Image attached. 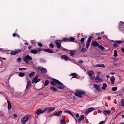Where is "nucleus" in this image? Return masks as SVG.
<instances>
[{"label":"nucleus","instance_id":"1","mask_svg":"<svg viewBox=\"0 0 124 124\" xmlns=\"http://www.w3.org/2000/svg\"><path fill=\"white\" fill-rule=\"evenodd\" d=\"M50 83L52 86H57V89L59 90H63L64 89V85L59 80L53 78L51 80Z\"/></svg>","mask_w":124,"mask_h":124},{"label":"nucleus","instance_id":"2","mask_svg":"<svg viewBox=\"0 0 124 124\" xmlns=\"http://www.w3.org/2000/svg\"><path fill=\"white\" fill-rule=\"evenodd\" d=\"M85 94H86L85 92H83L82 90L78 89L76 90V93H75L76 96H78V97H82V95H84Z\"/></svg>","mask_w":124,"mask_h":124},{"label":"nucleus","instance_id":"3","mask_svg":"<svg viewBox=\"0 0 124 124\" xmlns=\"http://www.w3.org/2000/svg\"><path fill=\"white\" fill-rule=\"evenodd\" d=\"M31 115H26L21 119V123L22 124H26V123L30 121L31 119Z\"/></svg>","mask_w":124,"mask_h":124},{"label":"nucleus","instance_id":"4","mask_svg":"<svg viewBox=\"0 0 124 124\" xmlns=\"http://www.w3.org/2000/svg\"><path fill=\"white\" fill-rule=\"evenodd\" d=\"M32 60V58L31 56L29 55H27L24 58L23 61L24 62L27 63V64H30V61H31Z\"/></svg>","mask_w":124,"mask_h":124},{"label":"nucleus","instance_id":"5","mask_svg":"<svg viewBox=\"0 0 124 124\" xmlns=\"http://www.w3.org/2000/svg\"><path fill=\"white\" fill-rule=\"evenodd\" d=\"M93 35L90 36L87 39L86 42V47L87 49H89V47H90V45H91V42H92V39H93Z\"/></svg>","mask_w":124,"mask_h":124},{"label":"nucleus","instance_id":"6","mask_svg":"<svg viewBox=\"0 0 124 124\" xmlns=\"http://www.w3.org/2000/svg\"><path fill=\"white\" fill-rule=\"evenodd\" d=\"M114 43L113 44L114 48H117L119 46V45L118 44H122V43L124 42L123 41H113Z\"/></svg>","mask_w":124,"mask_h":124},{"label":"nucleus","instance_id":"7","mask_svg":"<svg viewBox=\"0 0 124 124\" xmlns=\"http://www.w3.org/2000/svg\"><path fill=\"white\" fill-rule=\"evenodd\" d=\"M94 80H96V83H100V82H102V79H101V78H100V76L98 75L96 76Z\"/></svg>","mask_w":124,"mask_h":124},{"label":"nucleus","instance_id":"8","mask_svg":"<svg viewBox=\"0 0 124 124\" xmlns=\"http://www.w3.org/2000/svg\"><path fill=\"white\" fill-rule=\"evenodd\" d=\"M55 110V107H52L49 108H46L44 109L45 112H46V113H51L52 111H54Z\"/></svg>","mask_w":124,"mask_h":124},{"label":"nucleus","instance_id":"9","mask_svg":"<svg viewBox=\"0 0 124 124\" xmlns=\"http://www.w3.org/2000/svg\"><path fill=\"white\" fill-rule=\"evenodd\" d=\"M119 30L121 31H124V23L121 21L119 24Z\"/></svg>","mask_w":124,"mask_h":124},{"label":"nucleus","instance_id":"10","mask_svg":"<svg viewBox=\"0 0 124 124\" xmlns=\"http://www.w3.org/2000/svg\"><path fill=\"white\" fill-rule=\"evenodd\" d=\"M22 52L21 49H17L15 51H12L10 52L11 55H17V54H19V53H21Z\"/></svg>","mask_w":124,"mask_h":124},{"label":"nucleus","instance_id":"11","mask_svg":"<svg viewBox=\"0 0 124 124\" xmlns=\"http://www.w3.org/2000/svg\"><path fill=\"white\" fill-rule=\"evenodd\" d=\"M70 76H73L72 78H71V79H73V78H76L77 79H79V77H80L79 75H78L76 73H71L70 75Z\"/></svg>","mask_w":124,"mask_h":124},{"label":"nucleus","instance_id":"12","mask_svg":"<svg viewBox=\"0 0 124 124\" xmlns=\"http://www.w3.org/2000/svg\"><path fill=\"white\" fill-rule=\"evenodd\" d=\"M94 110V108L93 107L88 108L85 112V115H88L89 113H91V112H92V111H93Z\"/></svg>","mask_w":124,"mask_h":124},{"label":"nucleus","instance_id":"13","mask_svg":"<svg viewBox=\"0 0 124 124\" xmlns=\"http://www.w3.org/2000/svg\"><path fill=\"white\" fill-rule=\"evenodd\" d=\"M42 51H44V52H46V53H49V54H53L54 53V51L50 48L42 49Z\"/></svg>","mask_w":124,"mask_h":124},{"label":"nucleus","instance_id":"14","mask_svg":"<svg viewBox=\"0 0 124 124\" xmlns=\"http://www.w3.org/2000/svg\"><path fill=\"white\" fill-rule=\"evenodd\" d=\"M62 110L57 111L54 113V116H57V117H62Z\"/></svg>","mask_w":124,"mask_h":124},{"label":"nucleus","instance_id":"15","mask_svg":"<svg viewBox=\"0 0 124 124\" xmlns=\"http://www.w3.org/2000/svg\"><path fill=\"white\" fill-rule=\"evenodd\" d=\"M45 110H42L41 109H38L36 112V115H40V114H43V113H45Z\"/></svg>","mask_w":124,"mask_h":124},{"label":"nucleus","instance_id":"16","mask_svg":"<svg viewBox=\"0 0 124 124\" xmlns=\"http://www.w3.org/2000/svg\"><path fill=\"white\" fill-rule=\"evenodd\" d=\"M60 41H61L56 40L55 41V43H56L57 47L58 49H61V47L62 46V43H60Z\"/></svg>","mask_w":124,"mask_h":124},{"label":"nucleus","instance_id":"17","mask_svg":"<svg viewBox=\"0 0 124 124\" xmlns=\"http://www.w3.org/2000/svg\"><path fill=\"white\" fill-rule=\"evenodd\" d=\"M38 68L42 73H47V69H46V68L42 67H38Z\"/></svg>","mask_w":124,"mask_h":124},{"label":"nucleus","instance_id":"18","mask_svg":"<svg viewBox=\"0 0 124 124\" xmlns=\"http://www.w3.org/2000/svg\"><path fill=\"white\" fill-rule=\"evenodd\" d=\"M63 112H64V113H67V114H69V115L72 116V117H73V118H74V114H73V113H72V112H71V111L68 109L67 110L63 111Z\"/></svg>","mask_w":124,"mask_h":124},{"label":"nucleus","instance_id":"19","mask_svg":"<svg viewBox=\"0 0 124 124\" xmlns=\"http://www.w3.org/2000/svg\"><path fill=\"white\" fill-rule=\"evenodd\" d=\"M31 80H28L26 88V90L31 88Z\"/></svg>","mask_w":124,"mask_h":124},{"label":"nucleus","instance_id":"20","mask_svg":"<svg viewBox=\"0 0 124 124\" xmlns=\"http://www.w3.org/2000/svg\"><path fill=\"white\" fill-rule=\"evenodd\" d=\"M92 45L93 47H97L99 45V43H97L96 41H92Z\"/></svg>","mask_w":124,"mask_h":124},{"label":"nucleus","instance_id":"21","mask_svg":"<svg viewBox=\"0 0 124 124\" xmlns=\"http://www.w3.org/2000/svg\"><path fill=\"white\" fill-rule=\"evenodd\" d=\"M95 67H103V68H105V65L104 64H97L95 65Z\"/></svg>","mask_w":124,"mask_h":124},{"label":"nucleus","instance_id":"22","mask_svg":"<svg viewBox=\"0 0 124 124\" xmlns=\"http://www.w3.org/2000/svg\"><path fill=\"white\" fill-rule=\"evenodd\" d=\"M38 78V76H36L34 78H33L32 79V81H31L32 84H34V83L36 82V80H37Z\"/></svg>","mask_w":124,"mask_h":124},{"label":"nucleus","instance_id":"23","mask_svg":"<svg viewBox=\"0 0 124 124\" xmlns=\"http://www.w3.org/2000/svg\"><path fill=\"white\" fill-rule=\"evenodd\" d=\"M85 119V116L84 115H81L79 117V119H78V122L81 123L82 121Z\"/></svg>","mask_w":124,"mask_h":124},{"label":"nucleus","instance_id":"24","mask_svg":"<svg viewBox=\"0 0 124 124\" xmlns=\"http://www.w3.org/2000/svg\"><path fill=\"white\" fill-rule=\"evenodd\" d=\"M93 87H94V88H95L96 91H97L98 92H99V91H100V88H99V85H98L97 84H94Z\"/></svg>","mask_w":124,"mask_h":124},{"label":"nucleus","instance_id":"25","mask_svg":"<svg viewBox=\"0 0 124 124\" xmlns=\"http://www.w3.org/2000/svg\"><path fill=\"white\" fill-rule=\"evenodd\" d=\"M34 74L35 73L34 72H31V73L29 74V78H32L34 76Z\"/></svg>","mask_w":124,"mask_h":124},{"label":"nucleus","instance_id":"26","mask_svg":"<svg viewBox=\"0 0 124 124\" xmlns=\"http://www.w3.org/2000/svg\"><path fill=\"white\" fill-rule=\"evenodd\" d=\"M61 59L62 60H64L65 61H68V57L66 55H62L61 56Z\"/></svg>","mask_w":124,"mask_h":124},{"label":"nucleus","instance_id":"27","mask_svg":"<svg viewBox=\"0 0 124 124\" xmlns=\"http://www.w3.org/2000/svg\"><path fill=\"white\" fill-rule=\"evenodd\" d=\"M103 111L104 115H106V114H107V115H110V114H111V110H104Z\"/></svg>","mask_w":124,"mask_h":124},{"label":"nucleus","instance_id":"28","mask_svg":"<svg viewBox=\"0 0 124 124\" xmlns=\"http://www.w3.org/2000/svg\"><path fill=\"white\" fill-rule=\"evenodd\" d=\"M87 73L89 76H90V77H92V76H93V74H94V72H93V71H90L89 72H87Z\"/></svg>","mask_w":124,"mask_h":124},{"label":"nucleus","instance_id":"29","mask_svg":"<svg viewBox=\"0 0 124 124\" xmlns=\"http://www.w3.org/2000/svg\"><path fill=\"white\" fill-rule=\"evenodd\" d=\"M115 77H112L111 78H110V83L111 84H114L115 83Z\"/></svg>","mask_w":124,"mask_h":124},{"label":"nucleus","instance_id":"30","mask_svg":"<svg viewBox=\"0 0 124 124\" xmlns=\"http://www.w3.org/2000/svg\"><path fill=\"white\" fill-rule=\"evenodd\" d=\"M7 102L8 103V110L11 109L12 107H11V103H10V102L9 100L7 101Z\"/></svg>","mask_w":124,"mask_h":124},{"label":"nucleus","instance_id":"31","mask_svg":"<svg viewBox=\"0 0 124 124\" xmlns=\"http://www.w3.org/2000/svg\"><path fill=\"white\" fill-rule=\"evenodd\" d=\"M70 51V56H71V57H73L74 56V54L75 53V50H68Z\"/></svg>","mask_w":124,"mask_h":124},{"label":"nucleus","instance_id":"32","mask_svg":"<svg viewBox=\"0 0 124 124\" xmlns=\"http://www.w3.org/2000/svg\"><path fill=\"white\" fill-rule=\"evenodd\" d=\"M50 90H51V91H52V92H57V88L54 87L53 86H50Z\"/></svg>","mask_w":124,"mask_h":124},{"label":"nucleus","instance_id":"33","mask_svg":"<svg viewBox=\"0 0 124 124\" xmlns=\"http://www.w3.org/2000/svg\"><path fill=\"white\" fill-rule=\"evenodd\" d=\"M106 88H107V84H106V83H104L102 87V90H106Z\"/></svg>","mask_w":124,"mask_h":124},{"label":"nucleus","instance_id":"34","mask_svg":"<svg viewBox=\"0 0 124 124\" xmlns=\"http://www.w3.org/2000/svg\"><path fill=\"white\" fill-rule=\"evenodd\" d=\"M63 42H69V38H64L62 39Z\"/></svg>","mask_w":124,"mask_h":124},{"label":"nucleus","instance_id":"35","mask_svg":"<svg viewBox=\"0 0 124 124\" xmlns=\"http://www.w3.org/2000/svg\"><path fill=\"white\" fill-rule=\"evenodd\" d=\"M84 41H85V38H82L80 39V42H81V44L82 45H84V46H85V43H84Z\"/></svg>","mask_w":124,"mask_h":124},{"label":"nucleus","instance_id":"36","mask_svg":"<svg viewBox=\"0 0 124 124\" xmlns=\"http://www.w3.org/2000/svg\"><path fill=\"white\" fill-rule=\"evenodd\" d=\"M31 54H37V50L36 49H33L31 51Z\"/></svg>","mask_w":124,"mask_h":124},{"label":"nucleus","instance_id":"37","mask_svg":"<svg viewBox=\"0 0 124 124\" xmlns=\"http://www.w3.org/2000/svg\"><path fill=\"white\" fill-rule=\"evenodd\" d=\"M25 75H26V74L22 72H20L18 74V76H19V77H24Z\"/></svg>","mask_w":124,"mask_h":124},{"label":"nucleus","instance_id":"38","mask_svg":"<svg viewBox=\"0 0 124 124\" xmlns=\"http://www.w3.org/2000/svg\"><path fill=\"white\" fill-rule=\"evenodd\" d=\"M69 42H72L75 41V38L74 37H71L69 38Z\"/></svg>","mask_w":124,"mask_h":124},{"label":"nucleus","instance_id":"39","mask_svg":"<svg viewBox=\"0 0 124 124\" xmlns=\"http://www.w3.org/2000/svg\"><path fill=\"white\" fill-rule=\"evenodd\" d=\"M60 123L61 124H66V122H65V119H62L60 121Z\"/></svg>","mask_w":124,"mask_h":124},{"label":"nucleus","instance_id":"40","mask_svg":"<svg viewBox=\"0 0 124 124\" xmlns=\"http://www.w3.org/2000/svg\"><path fill=\"white\" fill-rule=\"evenodd\" d=\"M44 85H45V87H47V86L49 85V80H46Z\"/></svg>","mask_w":124,"mask_h":124},{"label":"nucleus","instance_id":"41","mask_svg":"<svg viewBox=\"0 0 124 124\" xmlns=\"http://www.w3.org/2000/svg\"><path fill=\"white\" fill-rule=\"evenodd\" d=\"M121 107H124V99H121Z\"/></svg>","mask_w":124,"mask_h":124},{"label":"nucleus","instance_id":"42","mask_svg":"<svg viewBox=\"0 0 124 124\" xmlns=\"http://www.w3.org/2000/svg\"><path fill=\"white\" fill-rule=\"evenodd\" d=\"M98 47L99 49H100V50H103V49H105L104 47H103V46L101 45H99V46H98Z\"/></svg>","mask_w":124,"mask_h":124},{"label":"nucleus","instance_id":"43","mask_svg":"<svg viewBox=\"0 0 124 124\" xmlns=\"http://www.w3.org/2000/svg\"><path fill=\"white\" fill-rule=\"evenodd\" d=\"M18 70H20V71H23L24 70H27V68H19Z\"/></svg>","mask_w":124,"mask_h":124},{"label":"nucleus","instance_id":"44","mask_svg":"<svg viewBox=\"0 0 124 124\" xmlns=\"http://www.w3.org/2000/svg\"><path fill=\"white\" fill-rule=\"evenodd\" d=\"M31 45H35V41L33 40L31 41Z\"/></svg>","mask_w":124,"mask_h":124},{"label":"nucleus","instance_id":"45","mask_svg":"<svg viewBox=\"0 0 124 124\" xmlns=\"http://www.w3.org/2000/svg\"><path fill=\"white\" fill-rule=\"evenodd\" d=\"M117 56H118V53H117V50H115L114 53V57H117Z\"/></svg>","mask_w":124,"mask_h":124},{"label":"nucleus","instance_id":"46","mask_svg":"<svg viewBox=\"0 0 124 124\" xmlns=\"http://www.w3.org/2000/svg\"><path fill=\"white\" fill-rule=\"evenodd\" d=\"M49 48H54V45L52 43H50L49 45Z\"/></svg>","mask_w":124,"mask_h":124},{"label":"nucleus","instance_id":"47","mask_svg":"<svg viewBox=\"0 0 124 124\" xmlns=\"http://www.w3.org/2000/svg\"><path fill=\"white\" fill-rule=\"evenodd\" d=\"M87 51V49H86L85 48L82 47L81 49V52H83V53H85Z\"/></svg>","mask_w":124,"mask_h":124},{"label":"nucleus","instance_id":"48","mask_svg":"<svg viewBox=\"0 0 124 124\" xmlns=\"http://www.w3.org/2000/svg\"><path fill=\"white\" fill-rule=\"evenodd\" d=\"M112 90L113 92H116L117 90H118V88L117 87H112Z\"/></svg>","mask_w":124,"mask_h":124},{"label":"nucleus","instance_id":"49","mask_svg":"<svg viewBox=\"0 0 124 124\" xmlns=\"http://www.w3.org/2000/svg\"><path fill=\"white\" fill-rule=\"evenodd\" d=\"M17 61L18 62H21V61H22V58L21 57H19L17 59Z\"/></svg>","mask_w":124,"mask_h":124},{"label":"nucleus","instance_id":"50","mask_svg":"<svg viewBox=\"0 0 124 124\" xmlns=\"http://www.w3.org/2000/svg\"><path fill=\"white\" fill-rule=\"evenodd\" d=\"M62 51H64V52H67L68 51H69L68 49H66L62 47Z\"/></svg>","mask_w":124,"mask_h":124},{"label":"nucleus","instance_id":"51","mask_svg":"<svg viewBox=\"0 0 124 124\" xmlns=\"http://www.w3.org/2000/svg\"><path fill=\"white\" fill-rule=\"evenodd\" d=\"M38 46H39V47H42L43 46V45L41 43H38Z\"/></svg>","mask_w":124,"mask_h":124},{"label":"nucleus","instance_id":"52","mask_svg":"<svg viewBox=\"0 0 124 124\" xmlns=\"http://www.w3.org/2000/svg\"><path fill=\"white\" fill-rule=\"evenodd\" d=\"M40 81V78H37V80L35 81V84H36V83H38Z\"/></svg>","mask_w":124,"mask_h":124},{"label":"nucleus","instance_id":"53","mask_svg":"<svg viewBox=\"0 0 124 124\" xmlns=\"http://www.w3.org/2000/svg\"><path fill=\"white\" fill-rule=\"evenodd\" d=\"M78 62L79 63H83L84 62V61H83V60H79Z\"/></svg>","mask_w":124,"mask_h":124},{"label":"nucleus","instance_id":"54","mask_svg":"<svg viewBox=\"0 0 124 124\" xmlns=\"http://www.w3.org/2000/svg\"><path fill=\"white\" fill-rule=\"evenodd\" d=\"M101 74V72L100 71H97V75H100V74Z\"/></svg>","mask_w":124,"mask_h":124},{"label":"nucleus","instance_id":"55","mask_svg":"<svg viewBox=\"0 0 124 124\" xmlns=\"http://www.w3.org/2000/svg\"><path fill=\"white\" fill-rule=\"evenodd\" d=\"M99 124H104V122H103V121H101V122H100V123H99Z\"/></svg>","mask_w":124,"mask_h":124},{"label":"nucleus","instance_id":"56","mask_svg":"<svg viewBox=\"0 0 124 124\" xmlns=\"http://www.w3.org/2000/svg\"><path fill=\"white\" fill-rule=\"evenodd\" d=\"M79 114L78 113H77L76 114V117H77V118H78V117H79Z\"/></svg>","mask_w":124,"mask_h":124},{"label":"nucleus","instance_id":"57","mask_svg":"<svg viewBox=\"0 0 124 124\" xmlns=\"http://www.w3.org/2000/svg\"><path fill=\"white\" fill-rule=\"evenodd\" d=\"M13 36L14 37H15L16 36V33H14L13 34Z\"/></svg>","mask_w":124,"mask_h":124},{"label":"nucleus","instance_id":"58","mask_svg":"<svg viewBox=\"0 0 124 124\" xmlns=\"http://www.w3.org/2000/svg\"><path fill=\"white\" fill-rule=\"evenodd\" d=\"M14 118H17V114H14Z\"/></svg>","mask_w":124,"mask_h":124},{"label":"nucleus","instance_id":"59","mask_svg":"<svg viewBox=\"0 0 124 124\" xmlns=\"http://www.w3.org/2000/svg\"><path fill=\"white\" fill-rule=\"evenodd\" d=\"M121 51H122V52H123V53H124V48H122Z\"/></svg>","mask_w":124,"mask_h":124},{"label":"nucleus","instance_id":"60","mask_svg":"<svg viewBox=\"0 0 124 124\" xmlns=\"http://www.w3.org/2000/svg\"><path fill=\"white\" fill-rule=\"evenodd\" d=\"M32 48V46H28V49H31Z\"/></svg>","mask_w":124,"mask_h":124},{"label":"nucleus","instance_id":"61","mask_svg":"<svg viewBox=\"0 0 124 124\" xmlns=\"http://www.w3.org/2000/svg\"><path fill=\"white\" fill-rule=\"evenodd\" d=\"M38 52H40L41 51V49L40 48H38V50H37Z\"/></svg>","mask_w":124,"mask_h":124},{"label":"nucleus","instance_id":"62","mask_svg":"<svg viewBox=\"0 0 124 124\" xmlns=\"http://www.w3.org/2000/svg\"><path fill=\"white\" fill-rule=\"evenodd\" d=\"M97 38H98V39H100V40L101 39V37H98Z\"/></svg>","mask_w":124,"mask_h":124},{"label":"nucleus","instance_id":"63","mask_svg":"<svg viewBox=\"0 0 124 124\" xmlns=\"http://www.w3.org/2000/svg\"><path fill=\"white\" fill-rule=\"evenodd\" d=\"M122 118H124V115H122Z\"/></svg>","mask_w":124,"mask_h":124},{"label":"nucleus","instance_id":"64","mask_svg":"<svg viewBox=\"0 0 124 124\" xmlns=\"http://www.w3.org/2000/svg\"><path fill=\"white\" fill-rule=\"evenodd\" d=\"M26 45H28V43H25Z\"/></svg>","mask_w":124,"mask_h":124}]
</instances>
